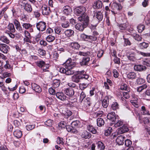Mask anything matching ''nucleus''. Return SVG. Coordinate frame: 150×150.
Instances as JSON below:
<instances>
[{"instance_id": "1", "label": "nucleus", "mask_w": 150, "mask_h": 150, "mask_svg": "<svg viewBox=\"0 0 150 150\" xmlns=\"http://www.w3.org/2000/svg\"><path fill=\"white\" fill-rule=\"evenodd\" d=\"M65 68H61L60 69V71L62 73H65L67 75H71L74 74L75 71L72 69L75 66V63L71 61V59H68L64 64Z\"/></svg>"}, {"instance_id": "2", "label": "nucleus", "mask_w": 150, "mask_h": 150, "mask_svg": "<svg viewBox=\"0 0 150 150\" xmlns=\"http://www.w3.org/2000/svg\"><path fill=\"white\" fill-rule=\"evenodd\" d=\"M78 20L80 23L76 25L75 28L80 31H82L88 25L89 17L88 16L84 18L82 17H79L78 18Z\"/></svg>"}, {"instance_id": "3", "label": "nucleus", "mask_w": 150, "mask_h": 150, "mask_svg": "<svg viewBox=\"0 0 150 150\" xmlns=\"http://www.w3.org/2000/svg\"><path fill=\"white\" fill-rule=\"evenodd\" d=\"M90 53L89 52H79V54L80 55H83L84 56L83 57L82 61L81 62V65H86L90 61V59L89 57L87 56L89 55Z\"/></svg>"}, {"instance_id": "4", "label": "nucleus", "mask_w": 150, "mask_h": 150, "mask_svg": "<svg viewBox=\"0 0 150 150\" xmlns=\"http://www.w3.org/2000/svg\"><path fill=\"white\" fill-rule=\"evenodd\" d=\"M86 11V9L84 7H77L74 10L75 13L77 16H80L79 17H85L86 16L85 12Z\"/></svg>"}, {"instance_id": "5", "label": "nucleus", "mask_w": 150, "mask_h": 150, "mask_svg": "<svg viewBox=\"0 0 150 150\" xmlns=\"http://www.w3.org/2000/svg\"><path fill=\"white\" fill-rule=\"evenodd\" d=\"M61 19L62 21L61 26L63 28H67L69 27L70 23L66 17L62 16Z\"/></svg>"}, {"instance_id": "6", "label": "nucleus", "mask_w": 150, "mask_h": 150, "mask_svg": "<svg viewBox=\"0 0 150 150\" xmlns=\"http://www.w3.org/2000/svg\"><path fill=\"white\" fill-rule=\"evenodd\" d=\"M36 27L38 30L43 31L45 30L46 25L45 22L41 21L37 24Z\"/></svg>"}, {"instance_id": "7", "label": "nucleus", "mask_w": 150, "mask_h": 150, "mask_svg": "<svg viewBox=\"0 0 150 150\" xmlns=\"http://www.w3.org/2000/svg\"><path fill=\"white\" fill-rule=\"evenodd\" d=\"M0 50L1 51L4 53H7L9 51V47L7 45L3 44H0Z\"/></svg>"}, {"instance_id": "8", "label": "nucleus", "mask_w": 150, "mask_h": 150, "mask_svg": "<svg viewBox=\"0 0 150 150\" xmlns=\"http://www.w3.org/2000/svg\"><path fill=\"white\" fill-rule=\"evenodd\" d=\"M57 97L59 99L62 101H65L67 100V98L62 93L57 92L56 93Z\"/></svg>"}, {"instance_id": "9", "label": "nucleus", "mask_w": 150, "mask_h": 150, "mask_svg": "<svg viewBox=\"0 0 150 150\" xmlns=\"http://www.w3.org/2000/svg\"><path fill=\"white\" fill-rule=\"evenodd\" d=\"M110 5H111V8L113 10L119 11L122 8L121 5L115 2H114L111 4H110Z\"/></svg>"}, {"instance_id": "10", "label": "nucleus", "mask_w": 150, "mask_h": 150, "mask_svg": "<svg viewBox=\"0 0 150 150\" xmlns=\"http://www.w3.org/2000/svg\"><path fill=\"white\" fill-rule=\"evenodd\" d=\"M40 11H42V13L43 15H47L49 14L50 12V9L49 7H48L45 5L42 6Z\"/></svg>"}, {"instance_id": "11", "label": "nucleus", "mask_w": 150, "mask_h": 150, "mask_svg": "<svg viewBox=\"0 0 150 150\" xmlns=\"http://www.w3.org/2000/svg\"><path fill=\"white\" fill-rule=\"evenodd\" d=\"M125 139V137L120 135L117 137L116 139V142L118 145H122L123 144Z\"/></svg>"}, {"instance_id": "12", "label": "nucleus", "mask_w": 150, "mask_h": 150, "mask_svg": "<svg viewBox=\"0 0 150 150\" xmlns=\"http://www.w3.org/2000/svg\"><path fill=\"white\" fill-rule=\"evenodd\" d=\"M146 69V68L145 66L141 65H135L134 67V70L137 71H145Z\"/></svg>"}, {"instance_id": "13", "label": "nucleus", "mask_w": 150, "mask_h": 150, "mask_svg": "<svg viewBox=\"0 0 150 150\" xmlns=\"http://www.w3.org/2000/svg\"><path fill=\"white\" fill-rule=\"evenodd\" d=\"M37 64L38 66L40 67H43V70L44 71L45 69V67H46V68H48L49 65L48 64H45V63L43 61H40L37 62Z\"/></svg>"}, {"instance_id": "14", "label": "nucleus", "mask_w": 150, "mask_h": 150, "mask_svg": "<svg viewBox=\"0 0 150 150\" xmlns=\"http://www.w3.org/2000/svg\"><path fill=\"white\" fill-rule=\"evenodd\" d=\"M128 130L129 129L126 126H124L118 129L117 132L118 134H121L127 132Z\"/></svg>"}, {"instance_id": "15", "label": "nucleus", "mask_w": 150, "mask_h": 150, "mask_svg": "<svg viewBox=\"0 0 150 150\" xmlns=\"http://www.w3.org/2000/svg\"><path fill=\"white\" fill-rule=\"evenodd\" d=\"M107 118L112 122L115 121L116 119L115 114L114 112L109 113L107 116Z\"/></svg>"}, {"instance_id": "16", "label": "nucleus", "mask_w": 150, "mask_h": 150, "mask_svg": "<svg viewBox=\"0 0 150 150\" xmlns=\"http://www.w3.org/2000/svg\"><path fill=\"white\" fill-rule=\"evenodd\" d=\"M63 12L65 14L69 15L72 12V10L69 6H66L64 7Z\"/></svg>"}, {"instance_id": "17", "label": "nucleus", "mask_w": 150, "mask_h": 150, "mask_svg": "<svg viewBox=\"0 0 150 150\" xmlns=\"http://www.w3.org/2000/svg\"><path fill=\"white\" fill-rule=\"evenodd\" d=\"M31 85L32 89L36 92L40 93L41 91V88L37 84L35 83H32Z\"/></svg>"}, {"instance_id": "18", "label": "nucleus", "mask_w": 150, "mask_h": 150, "mask_svg": "<svg viewBox=\"0 0 150 150\" xmlns=\"http://www.w3.org/2000/svg\"><path fill=\"white\" fill-rule=\"evenodd\" d=\"M109 98L108 96H106L102 102L103 106L104 108H107L109 104Z\"/></svg>"}, {"instance_id": "19", "label": "nucleus", "mask_w": 150, "mask_h": 150, "mask_svg": "<svg viewBox=\"0 0 150 150\" xmlns=\"http://www.w3.org/2000/svg\"><path fill=\"white\" fill-rule=\"evenodd\" d=\"M81 136L82 137L86 139L91 137V135L89 132L86 131H84L82 133Z\"/></svg>"}, {"instance_id": "20", "label": "nucleus", "mask_w": 150, "mask_h": 150, "mask_svg": "<svg viewBox=\"0 0 150 150\" xmlns=\"http://www.w3.org/2000/svg\"><path fill=\"white\" fill-rule=\"evenodd\" d=\"M102 2L100 1H98L94 3L93 7L94 9L100 8H102Z\"/></svg>"}, {"instance_id": "21", "label": "nucleus", "mask_w": 150, "mask_h": 150, "mask_svg": "<svg viewBox=\"0 0 150 150\" xmlns=\"http://www.w3.org/2000/svg\"><path fill=\"white\" fill-rule=\"evenodd\" d=\"M65 93L66 94L69 96H73L74 94V92L72 88L66 89L65 91Z\"/></svg>"}, {"instance_id": "22", "label": "nucleus", "mask_w": 150, "mask_h": 150, "mask_svg": "<svg viewBox=\"0 0 150 150\" xmlns=\"http://www.w3.org/2000/svg\"><path fill=\"white\" fill-rule=\"evenodd\" d=\"M79 76L74 75L72 76L71 79L72 81L76 83H78L80 81V80L81 79L80 74H79Z\"/></svg>"}, {"instance_id": "23", "label": "nucleus", "mask_w": 150, "mask_h": 150, "mask_svg": "<svg viewBox=\"0 0 150 150\" xmlns=\"http://www.w3.org/2000/svg\"><path fill=\"white\" fill-rule=\"evenodd\" d=\"M74 33V32L71 29H68L66 30L64 33L67 37H70Z\"/></svg>"}, {"instance_id": "24", "label": "nucleus", "mask_w": 150, "mask_h": 150, "mask_svg": "<svg viewBox=\"0 0 150 150\" xmlns=\"http://www.w3.org/2000/svg\"><path fill=\"white\" fill-rule=\"evenodd\" d=\"M84 72V70H82L81 71H76V74H80L81 76V79L84 78L86 79H88L89 76L87 75L84 74L83 73Z\"/></svg>"}, {"instance_id": "25", "label": "nucleus", "mask_w": 150, "mask_h": 150, "mask_svg": "<svg viewBox=\"0 0 150 150\" xmlns=\"http://www.w3.org/2000/svg\"><path fill=\"white\" fill-rule=\"evenodd\" d=\"M94 16L99 21L102 20L103 18V15L102 13L100 11L96 12L94 14Z\"/></svg>"}, {"instance_id": "26", "label": "nucleus", "mask_w": 150, "mask_h": 150, "mask_svg": "<svg viewBox=\"0 0 150 150\" xmlns=\"http://www.w3.org/2000/svg\"><path fill=\"white\" fill-rule=\"evenodd\" d=\"M14 135L17 138H21L22 135V132L19 130H16L13 132Z\"/></svg>"}, {"instance_id": "27", "label": "nucleus", "mask_w": 150, "mask_h": 150, "mask_svg": "<svg viewBox=\"0 0 150 150\" xmlns=\"http://www.w3.org/2000/svg\"><path fill=\"white\" fill-rule=\"evenodd\" d=\"M88 130L93 134H95L97 132V131L96 129L91 125H88L87 126Z\"/></svg>"}, {"instance_id": "28", "label": "nucleus", "mask_w": 150, "mask_h": 150, "mask_svg": "<svg viewBox=\"0 0 150 150\" xmlns=\"http://www.w3.org/2000/svg\"><path fill=\"white\" fill-rule=\"evenodd\" d=\"M98 149H100V150H104L105 149V146L104 144L101 142L98 141L96 143Z\"/></svg>"}, {"instance_id": "29", "label": "nucleus", "mask_w": 150, "mask_h": 150, "mask_svg": "<svg viewBox=\"0 0 150 150\" xmlns=\"http://www.w3.org/2000/svg\"><path fill=\"white\" fill-rule=\"evenodd\" d=\"M97 125L99 127H101L103 125L105 122L104 120L101 118H98L97 120Z\"/></svg>"}, {"instance_id": "30", "label": "nucleus", "mask_w": 150, "mask_h": 150, "mask_svg": "<svg viewBox=\"0 0 150 150\" xmlns=\"http://www.w3.org/2000/svg\"><path fill=\"white\" fill-rule=\"evenodd\" d=\"M60 81L58 79H55L53 80L52 86L53 87L55 88L58 87L60 85Z\"/></svg>"}, {"instance_id": "31", "label": "nucleus", "mask_w": 150, "mask_h": 150, "mask_svg": "<svg viewBox=\"0 0 150 150\" xmlns=\"http://www.w3.org/2000/svg\"><path fill=\"white\" fill-rule=\"evenodd\" d=\"M136 77V74L134 72H129L127 75V77L129 79H135Z\"/></svg>"}, {"instance_id": "32", "label": "nucleus", "mask_w": 150, "mask_h": 150, "mask_svg": "<svg viewBox=\"0 0 150 150\" xmlns=\"http://www.w3.org/2000/svg\"><path fill=\"white\" fill-rule=\"evenodd\" d=\"M23 7L24 9L28 12H30L32 10L31 6L28 3H27Z\"/></svg>"}, {"instance_id": "33", "label": "nucleus", "mask_w": 150, "mask_h": 150, "mask_svg": "<svg viewBox=\"0 0 150 150\" xmlns=\"http://www.w3.org/2000/svg\"><path fill=\"white\" fill-rule=\"evenodd\" d=\"M139 47L141 49L147 48L149 46L148 44L145 42H143L139 45Z\"/></svg>"}, {"instance_id": "34", "label": "nucleus", "mask_w": 150, "mask_h": 150, "mask_svg": "<svg viewBox=\"0 0 150 150\" xmlns=\"http://www.w3.org/2000/svg\"><path fill=\"white\" fill-rule=\"evenodd\" d=\"M55 38L54 36L51 35H49L46 37V40L48 42H52L55 40Z\"/></svg>"}, {"instance_id": "35", "label": "nucleus", "mask_w": 150, "mask_h": 150, "mask_svg": "<svg viewBox=\"0 0 150 150\" xmlns=\"http://www.w3.org/2000/svg\"><path fill=\"white\" fill-rule=\"evenodd\" d=\"M141 113L143 115L149 114V111L146 109L144 106H142L141 107Z\"/></svg>"}, {"instance_id": "36", "label": "nucleus", "mask_w": 150, "mask_h": 150, "mask_svg": "<svg viewBox=\"0 0 150 150\" xmlns=\"http://www.w3.org/2000/svg\"><path fill=\"white\" fill-rule=\"evenodd\" d=\"M0 40L2 42L7 44L9 42V40L5 36H1L0 38Z\"/></svg>"}, {"instance_id": "37", "label": "nucleus", "mask_w": 150, "mask_h": 150, "mask_svg": "<svg viewBox=\"0 0 150 150\" xmlns=\"http://www.w3.org/2000/svg\"><path fill=\"white\" fill-rule=\"evenodd\" d=\"M8 28L11 32L13 33L15 31V29L14 25L12 23H10L8 26Z\"/></svg>"}, {"instance_id": "38", "label": "nucleus", "mask_w": 150, "mask_h": 150, "mask_svg": "<svg viewBox=\"0 0 150 150\" xmlns=\"http://www.w3.org/2000/svg\"><path fill=\"white\" fill-rule=\"evenodd\" d=\"M53 100L51 98H47L46 99V103L47 106L52 104Z\"/></svg>"}, {"instance_id": "39", "label": "nucleus", "mask_w": 150, "mask_h": 150, "mask_svg": "<svg viewBox=\"0 0 150 150\" xmlns=\"http://www.w3.org/2000/svg\"><path fill=\"white\" fill-rule=\"evenodd\" d=\"M22 26L25 29H28L32 27V25L29 23H24L22 24Z\"/></svg>"}, {"instance_id": "40", "label": "nucleus", "mask_w": 150, "mask_h": 150, "mask_svg": "<svg viewBox=\"0 0 150 150\" xmlns=\"http://www.w3.org/2000/svg\"><path fill=\"white\" fill-rule=\"evenodd\" d=\"M70 45L73 48L77 49H79L80 47L79 45L77 42L71 43Z\"/></svg>"}, {"instance_id": "41", "label": "nucleus", "mask_w": 150, "mask_h": 150, "mask_svg": "<svg viewBox=\"0 0 150 150\" xmlns=\"http://www.w3.org/2000/svg\"><path fill=\"white\" fill-rule=\"evenodd\" d=\"M118 105L116 102H114L112 105V108L113 110H116L118 109Z\"/></svg>"}, {"instance_id": "42", "label": "nucleus", "mask_w": 150, "mask_h": 150, "mask_svg": "<svg viewBox=\"0 0 150 150\" xmlns=\"http://www.w3.org/2000/svg\"><path fill=\"white\" fill-rule=\"evenodd\" d=\"M119 28L121 30H125L128 26V25L126 23L118 25Z\"/></svg>"}, {"instance_id": "43", "label": "nucleus", "mask_w": 150, "mask_h": 150, "mask_svg": "<svg viewBox=\"0 0 150 150\" xmlns=\"http://www.w3.org/2000/svg\"><path fill=\"white\" fill-rule=\"evenodd\" d=\"M61 50H58V51L57 52H54L53 55L54 58H55V59H56L58 58L59 57V53H60V51H64V50L63 49H59Z\"/></svg>"}, {"instance_id": "44", "label": "nucleus", "mask_w": 150, "mask_h": 150, "mask_svg": "<svg viewBox=\"0 0 150 150\" xmlns=\"http://www.w3.org/2000/svg\"><path fill=\"white\" fill-rule=\"evenodd\" d=\"M144 97L146 98L150 99V89L147 90L145 92Z\"/></svg>"}, {"instance_id": "45", "label": "nucleus", "mask_w": 150, "mask_h": 150, "mask_svg": "<svg viewBox=\"0 0 150 150\" xmlns=\"http://www.w3.org/2000/svg\"><path fill=\"white\" fill-rule=\"evenodd\" d=\"M147 87V86L146 84H143L142 86H140L137 89V91L138 92H140L142 91L143 89L146 88Z\"/></svg>"}, {"instance_id": "46", "label": "nucleus", "mask_w": 150, "mask_h": 150, "mask_svg": "<svg viewBox=\"0 0 150 150\" xmlns=\"http://www.w3.org/2000/svg\"><path fill=\"white\" fill-rule=\"evenodd\" d=\"M138 31L139 33H141L144 29L145 26L143 25H139L137 27Z\"/></svg>"}, {"instance_id": "47", "label": "nucleus", "mask_w": 150, "mask_h": 150, "mask_svg": "<svg viewBox=\"0 0 150 150\" xmlns=\"http://www.w3.org/2000/svg\"><path fill=\"white\" fill-rule=\"evenodd\" d=\"M88 85V84L87 83H80L79 87L81 90H83L87 87Z\"/></svg>"}, {"instance_id": "48", "label": "nucleus", "mask_w": 150, "mask_h": 150, "mask_svg": "<svg viewBox=\"0 0 150 150\" xmlns=\"http://www.w3.org/2000/svg\"><path fill=\"white\" fill-rule=\"evenodd\" d=\"M112 128L110 127H109L105 131V134L106 136H108L110 135L112 132Z\"/></svg>"}, {"instance_id": "49", "label": "nucleus", "mask_w": 150, "mask_h": 150, "mask_svg": "<svg viewBox=\"0 0 150 150\" xmlns=\"http://www.w3.org/2000/svg\"><path fill=\"white\" fill-rule=\"evenodd\" d=\"M59 127L61 128H65L66 126V122L64 121H61L59 124Z\"/></svg>"}, {"instance_id": "50", "label": "nucleus", "mask_w": 150, "mask_h": 150, "mask_svg": "<svg viewBox=\"0 0 150 150\" xmlns=\"http://www.w3.org/2000/svg\"><path fill=\"white\" fill-rule=\"evenodd\" d=\"M62 113L65 116H69L72 114V112L68 110H67L66 111H63Z\"/></svg>"}, {"instance_id": "51", "label": "nucleus", "mask_w": 150, "mask_h": 150, "mask_svg": "<svg viewBox=\"0 0 150 150\" xmlns=\"http://www.w3.org/2000/svg\"><path fill=\"white\" fill-rule=\"evenodd\" d=\"M26 1L25 0H20L19 1L18 4L24 7L27 4Z\"/></svg>"}, {"instance_id": "52", "label": "nucleus", "mask_w": 150, "mask_h": 150, "mask_svg": "<svg viewBox=\"0 0 150 150\" xmlns=\"http://www.w3.org/2000/svg\"><path fill=\"white\" fill-rule=\"evenodd\" d=\"M35 127V125H29L26 126V128L27 130L29 131L34 128Z\"/></svg>"}, {"instance_id": "53", "label": "nucleus", "mask_w": 150, "mask_h": 150, "mask_svg": "<svg viewBox=\"0 0 150 150\" xmlns=\"http://www.w3.org/2000/svg\"><path fill=\"white\" fill-rule=\"evenodd\" d=\"M132 144V142L129 139L126 140L125 141V144L126 146L129 147Z\"/></svg>"}, {"instance_id": "54", "label": "nucleus", "mask_w": 150, "mask_h": 150, "mask_svg": "<svg viewBox=\"0 0 150 150\" xmlns=\"http://www.w3.org/2000/svg\"><path fill=\"white\" fill-rule=\"evenodd\" d=\"M49 93L51 95H54L56 94L55 90L52 88H49Z\"/></svg>"}, {"instance_id": "55", "label": "nucleus", "mask_w": 150, "mask_h": 150, "mask_svg": "<svg viewBox=\"0 0 150 150\" xmlns=\"http://www.w3.org/2000/svg\"><path fill=\"white\" fill-rule=\"evenodd\" d=\"M63 139L62 138L58 137L57 140V144H63Z\"/></svg>"}, {"instance_id": "56", "label": "nucleus", "mask_w": 150, "mask_h": 150, "mask_svg": "<svg viewBox=\"0 0 150 150\" xmlns=\"http://www.w3.org/2000/svg\"><path fill=\"white\" fill-rule=\"evenodd\" d=\"M88 36L87 35L84 34H82L81 35V38L83 40H88Z\"/></svg>"}, {"instance_id": "57", "label": "nucleus", "mask_w": 150, "mask_h": 150, "mask_svg": "<svg viewBox=\"0 0 150 150\" xmlns=\"http://www.w3.org/2000/svg\"><path fill=\"white\" fill-rule=\"evenodd\" d=\"M55 32L56 33L59 34L61 31V28L59 27H56L54 29Z\"/></svg>"}, {"instance_id": "58", "label": "nucleus", "mask_w": 150, "mask_h": 150, "mask_svg": "<svg viewBox=\"0 0 150 150\" xmlns=\"http://www.w3.org/2000/svg\"><path fill=\"white\" fill-rule=\"evenodd\" d=\"M113 61L114 62L115 64H120V59L119 58H118L117 57H115Z\"/></svg>"}, {"instance_id": "59", "label": "nucleus", "mask_w": 150, "mask_h": 150, "mask_svg": "<svg viewBox=\"0 0 150 150\" xmlns=\"http://www.w3.org/2000/svg\"><path fill=\"white\" fill-rule=\"evenodd\" d=\"M127 85L125 84H122L120 86V89L122 90H127Z\"/></svg>"}, {"instance_id": "60", "label": "nucleus", "mask_w": 150, "mask_h": 150, "mask_svg": "<svg viewBox=\"0 0 150 150\" xmlns=\"http://www.w3.org/2000/svg\"><path fill=\"white\" fill-rule=\"evenodd\" d=\"M122 125L123 122L119 120L115 124V127H117L121 126Z\"/></svg>"}, {"instance_id": "61", "label": "nucleus", "mask_w": 150, "mask_h": 150, "mask_svg": "<svg viewBox=\"0 0 150 150\" xmlns=\"http://www.w3.org/2000/svg\"><path fill=\"white\" fill-rule=\"evenodd\" d=\"M38 53L40 55L43 56L45 54V52L44 50L40 49L38 50Z\"/></svg>"}, {"instance_id": "62", "label": "nucleus", "mask_w": 150, "mask_h": 150, "mask_svg": "<svg viewBox=\"0 0 150 150\" xmlns=\"http://www.w3.org/2000/svg\"><path fill=\"white\" fill-rule=\"evenodd\" d=\"M103 114V112L102 111H99L98 112H96L95 115H96L97 117H100Z\"/></svg>"}, {"instance_id": "63", "label": "nucleus", "mask_w": 150, "mask_h": 150, "mask_svg": "<svg viewBox=\"0 0 150 150\" xmlns=\"http://www.w3.org/2000/svg\"><path fill=\"white\" fill-rule=\"evenodd\" d=\"M6 64L4 66V67L6 69H9L11 68L10 65L9 64L8 62V61H6Z\"/></svg>"}, {"instance_id": "64", "label": "nucleus", "mask_w": 150, "mask_h": 150, "mask_svg": "<svg viewBox=\"0 0 150 150\" xmlns=\"http://www.w3.org/2000/svg\"><path fill=\"white\" fill-rule=\"evenodd\" d=\"M146 22L147 24L150 23V14H148L147 18H145Z\"/></svg>"}]
</instances>
